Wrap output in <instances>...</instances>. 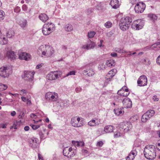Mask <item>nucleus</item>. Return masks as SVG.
I'll return each instance as SVG.
<instances>
[{"mask_svg": "<svg viewBox=\"0 0 160 160\" xmlns=\"http://www.w3.org/2000/svg\"><path fill=\"white\" fill-rule=\"evenodd\" d=\"M37 52L41 56L46 57L51 56L53 53V48L48 45H42L38 48Z\"/></svg>", "mask_w": 160, "mask_h": 160, "instance_id": "obj_1", "label": "nucleus"}, {"mask_svg": "<svg viewBox=\"0 0 160 160\" xmlns=\"http://www.w3.org/2000/svg\"><path fill=\"white\" fill-rule=\"evenodd\" d=\"M143 152L145 157L148 159H153L156 156L155 147L152 145L146 146L144 148Z\"/></svg>", "mask_w": 160, "mask_h": 160, "instance_id": "obj_2", "label": "nucleus"}, {"mask_svg": "<svg viewBox=\"0 0 160 160\" xmlns=\"http://www.w3.org/2000/svg\"><path fill=\"white\" fill-rule=\"evenodd\" d=\"M132 21V18L129 17L122 18L120 21L119 26L120 29L124 31L127 30Z\"/></svg>", "mask_w": 160, "mask_h": 160, "instance_id": "obj_3", "label": "nucleus"}, {"mask_svg": "<svg viewBox=\"0 0 160 160\" xmlns=\"http://www.w3.org/2000/svg\"><path fill=\"white\" fill-rule=\"evenodd\" d=\"M82 118V119L79 117H74L72 118L71 123L72 125L75 127H79L83 125L84 122Z\"/></svg>", "mask_w": 160, "mask_h": 160, "instance_id": "obj_4", "label": "nucleus"}, {"mask_svg": "<svg viewBox=\"0 0 160 160\" xmlns=\"http://www.w3.org/2000/svg\"><path fill=\"white\" fill-rule=\"evenodd\" d=\"M144 25L143 21L141 19H138L133 22L131 24V28L136 30H139L142 28Z\"/></svg>", "mask_w": 160, "mask_h": 160, "instance_id": "obj_5", "label": "nucleus"}, {"mask_svg": "<svg viewBox=\"0 0 160 160\" xmlns=\"http://www.w3.org/2000/svg\"><path fill=\"white\" fill-rule=\"evenodd\" d=\"M61 73L60 71L51 72L47 75V78L49 80H55L60 77Z\"/></svg>", "mask_w": 160, "mask_h": 160, "instance_id": "obj_6", "label": "nucleus"}, {"mask_svg": "<svg viewBox=\"0 0 160 160\" xmlns=\"http://www.w3.org/2000/svg\"><path fill=\"white\" fill-rule=\"evenodd\" d=\"M46 99L51 100L52 101H56L58 98V95L54 92H47L45 95Z\"/></svg>", "mask_w": 160, "mask_h": 160, "instance_id": "obj_7", "label": "nucleus"}, {"mask_svg": "<svg viewBox=\"0 0 160 160\" xmlns=\"http://www.w3.org/2000/svg\"><path fill=\"white\" fill-rule=\"evenodd\" d=\"M18 55L19 58L21 60L27 61L30 58L31 55L30 54L26 52H22L21 50L18 51Z\"/></svg>", "mask_w": 160, "mask_h": 160, "instance_id": "obj_8", "label": "nucleus"}, {"mask_svg": "<svg viewBox=\"0 0 160 160\" xmlns=\"http://www.w3.org/2000/svg\"><path fill=\"white\" fill-rule=\"evenodd\" d=\"M147 78L145 75L140 76L137 81V83L139 86H143L146 85L147 83Z\"/></svg>", "mask_w": 160, "mask_h": 160, "instance_id": "obj_9", "label": "nucleus"}, {"mask_svg": "<svg viewBox=\"0 0 160 160\" xmlns=\"http://www.w3.org/2000/svg\"><path fill=\"white\" fill-rule=\"evenodd\" d=\"M145 7L146 5L143 3L141 4L137 3L135 7L134 10L136 12L141 13L144 11Z\"/></svg>", "mask_w": 160, "mask_h": 160, "instance_id": "obj_10", "label": "nucleus"}, {"mask_svg": "<svg viewBox=\"0 0 160 160\" xmlns=\"http://www.w3.org/2000/svg\"><path fill=\"white\" fill-rule=\"evenodd\" d=\"M35 72H30L29 71H25L23 76V78L25 80L29 81H32L33 78V75Z\"/></svg>", "mask_w": 160, "mask_h": 160, "instance_id": "obj_11", "label": "nucleus"}, {"mask_svg": "<svg viewBox=\"0 0 160 160\" xmlns=\"http://www.w3.org/2000/svg\"><path fill=\"white\" fill-rule=\"evenodd\" d=\"M132 127V125L130 122H122L120 125V128L123 129V131L125 132L131 129Z\"/></svg>", "mask_w": 160, "mask_h": 160, "instance_id": "obj_12", "label": "nucleus"}, {"mask_svg": "<svg viewBox=\"0 0 160 160\" xmlns=\"http://www.w3.org/2000/svg\"><path fill=\"white\" fill-rule=\"evenodd\" d=\"M9 70L7 67H3L0 68V76L4 78L8 77L9 74Z\"/></svg>", "mask_w": 160, "mask_h": 160, "instance_id": "obj_13", "label": "nucleus"}, {"mask_svg": "<svg viewBox=\"0 0 160 160\" xmlns=\"http://www.w3.org/2000/svg\"><path fill=\"white\" fill-rule=\"evenodd\" d=\"M30 146L32 148H36L38 145V139L37 138H33L29 140Z\"/></svg>", "mask_w": 160, "mask_h": 160, "instance_id": "obj_14", "label": "nucleus"}, {"mask_svg": "<svg viewBox=\"0 0 160 160\" xmlns=\"http://www.w3.org/2000/svg\"><path fill=\"white\" fill-rule=\"evenodd\" d=\"M122 102L124 106L127 108H130L132 107V101L130 99L128 98H126L123 99Z\"/></svg>", "mask_w": 160, "mask_h": 160, "instance_id": "obj_15", "label": "nucleus"}, {"mask_svg": "<svg viewBox=\"0 0 160 160\" xmlns=\"http://www.w3.org/2000/svg\"><path fill=\"white\" fill-rule=\"evenodd\" d=\"M95 46V43L92 41H90L86 45H84L82 46V48L87 50L93 48Z\"/></svg>", "mask_w": 160, "mask_h": 160, "instance_id": "obj_16", "label": "nucleus"}, {"mask_svg": "<svg viewBox=\"0 0 160 160\" xmlns=\"http://www.w3.org/2000/svg\"><path fill=\"white\" fill-rule=\"evenodd\" d=\"M110 4L114 9H117L119 6V2L118 0H112L110 2Z\"/></svg>", "mask_w": 160, "mask_h": 160, "instance_id": "obj_17", "label": "nucleus"}, {"mask_svg": "<svg viewBox=\"0 0 160 160\" xmlns=\"http://www.w3.org/2000/svg\"><path fill=\"white\" fill-rule=\"evenodd\" d=\"M47 26H43L42 28V32L43 34L45 35H47L53 32L51 30H50Z\"/></svg>", "mask_w": 160, "mask_h": 160, "instance_id": "obj_18", "label": "nucleus"}, {"mask_svg": "<svg viewBox=\"0 0 160 160\" xmlns=\"http://www.w3.org/2000/svg\"><path fill=\"white\" fill-rule=\"evenodd\" d=\"M117 71V70L116 69H113L111 70L106 75V78H108L109 79H112V78L115 75Z\"/></svg>", "mask_w": 160, "mask_h": 160, "instance_id": "obj_19", "label": "nucleus"}, {"mask_svg": "<svg viewBox=\"0 0 160 160\" xmlns=\"http://www.w3.org/2000/svg\"><path fill=\"white\" fill-rule=\"evenodd\" d=\"M38 18L43 22H45L49 18L48 16L45 13L40 14Z\"/></svg>", "mask_w": 160, "mask_h": 160, "instance_id": "obj_20", "label": "nucleus"}, {"mask_svg": "<svg viewBox=\"0 0 160 160\" xmlns=\"http://www.w3.org/2000/svg\"><path fill=\"white\" fill-rule=\"evenodd\" d=\"M114 127L112 125H108L104 128V131L106 133L111 132H113Z\"/></svg>", "mask_w": 160, "mask_h": 160, "instance_id": "obj_21", "label": "nucleus"}, {"mask_svg": "<svg viewBox=\"0 0 160 160\" xmlns=\"http://www.w3.org/2000/svg\"><path fill=\"white\" fill-rule=\"evenodd\" d=\"M20 26L23 29H25L27 25V21L26 20L23 19L20 20L18 23Z\"/></svg>", "mask_w": 160, "mask_h": 160, "instance_id": "obj_22", "label": "nucleus"}, {"mask_svg": "<svg viewBox=\"0 0 160 160\" xmlns=\"http://www.w3.org/2000/svg\"><path fill=\"white\" fill-rule=\"evenodd\" d=\"M63 153L65 156H67L68 158L74 156L75 154L73 153L71 155V154L68 152V150L67 148H65L63 151Z\"/></svg>", "mask_w": 160, "mask_h": 160, "instance_id": "obj_23", "label": "nucleus"}, {"mask_svg": "<svg viewBox=\"0 0 160 160\" xmlns=\"http://www.w3.org/2000/svg\"><path fill=\"white\" fill-rule=\"evenodd\" d=\"M44 25L48 27V28L52 32L55 29V25L51 22H49L45 24Z\"/></svg>", "mask_w": 160, "mask_h": 160, "instance_id": "obj_24", "label": "nucleus"}, {"mask_svg": "<svg viewBox=\"0 0 160 160\" xmlns=\"http://www.w3.org/2000/svg\"><path fill=\"white\" fill-rule=\"evenodd\" d=\"M7 56L11 59H13L16 58V55L14 52L12 51H8L7 53Z\"/></svg>", "mask_w": 160, "mask_h": 160, "instance_id": "obj_25", "label": "nucleus"}, {"mask_svg": "<svg viewBox=\"0 0 160 160\" xmlns=\"http://www.w3.org/2000/svg\"><path fill=\"white\" fill-rule=\"evenodd\" d=\"M106 64L109 67L114 66L115 65V60L110 59L107 61Z\"/></svg>", "mask_w": 160, "mask_h": 160, "instance_id": "obj_26", "label": "nucleus"}, {"mask_svg": "<svg viewBox=\"0 0 160 160\" xmlns=\"http://www.w3.org/2000/svg\"><path fill=\"white\" fill-rule=\"evenodd\" d=\"M148 17L149 18L150 20L152 22H155L157 19V16L154 14H149L148 15Z\"/></svg>", "mask_w": 160, "mask_h": 160, "instance_id": "obj_27", "label": "nucleus"}, {"mask_svg": "<svg viewBox=\"0 0 160 160\" xmlns=\"http://www.w3.org/2000/svg\"><path fill=\"white\" fill-rule=\"evenodd\" d=\"M114 112L115 114L118 116H121L124 112V111L121 108L114 109Z\"/></svg>", "mask_w": 160, "mask_h": 160, "instance_id": "obj_28", "label": "nucleus"}, {"mask_svg": "<svg viewBox=\"0 0 160 160\" xmlns=\"http://www.w3.org/2000/svg\"><path fill=\"white\" fill-rule=\"evenodd\" d=\"M99 122H96L95 119H92L88 123V125L90 126H94L98 125Z\"/></svg>", "mask_w": 160, "mask_h": 160, "instance_id": "obj_29", "label": "nucleus"}, {"mask_svg": "<svg viewBox=\"0 0 160 160\" xmlns=\"http://www.w3.org/2000/svg\"><path fill=\"white\" fill-rule=\"evenodd\" d=\"M150 118L149 116L147 115L146 113H145L142 116L141 120L143 122H146Z\"/></svg>", "mask_w": 160, "mask_h": 160, "instance_id": "obj_30", "label": "nucleus"}, {"mask_svg": "<svg viewBox=\"0 0 160 160\" xmlns=\"http://www.w3.org/2000/svg\"><path fill=\"white\" fill-rule=\"evenodd\" d=\"M65 29L67 31L71 32L73 30V27L71 24H68L65 26Z\"/></svg>", "mask_w": 160, "mask_h": 160, "instance_id": "obj_31", "label": "nucleus"}, {"mask_svg": "<svg viewBox=\"0 0 160 160\" xmlns=\"http://www.w3.org/2000/svg\"><path fill=\"white\" fill-rule=\"evenodd\" d=\"M14 31L12 29H10L6 33V35L8 37L11 38L14 35Z\"/></svg>", "mask_w": 160, "mask_h": 160, "instance_id": "obj_32", "label": "nucleus"}, {"mask_svg": "<svg viewBox=\"0 0 160 160\" xmlns=\"http://www.w3.org/2000/svg\"><path fill=\"white\" fill-rule=\"evenodd\" d=\"M145 113L147 115L149 116V117H151L153 116L154 115L155 113V112L154 110H148V111H147Z\"/></svg>", "mask_w": 160, "mask_h": 160, "instance_id": "obj_33", "label": "nucleus"}, {"mask_svg": "<svg viewBox=\"0 0 160 160\" xmlns=\"http://www.w3.org/2000/svg\"><path fill=\"white\" fill-rule=\"evenodd\" d=\"M96 32L94 31H91L88 33V37L89 38H92L96 34Z\"/></svg>", "mask_w": 160, "mask_h": 160, "instance_id": "obj_34", "label": "nucleus"}, {"mask_svg": "<svg viewBox=\"0 0 160 160\" xmlns=\"http://www.w3.org/2000/svg\"><path fill=\"white\" fill-rule=\"evenodd\" d=\"M5 15V12L2 10H0V21L3 19Z\"/></svg>", "mask_w": 160, "mask_h": 160, "instance_id": "obj_35", "label": "nucleus"}, {"mask_svg": "<svg viewBox=\"0 0 160 160\" xmlns=\"http://www.w3.org/2000/svg\"><path fill=\"white\" fill-rule=\"evenodd\" d=\"M7 86L2 83H0V90L3 91L7 89Z\"/></svg>", "mask_w": 160, "mask_h": 160, "instance_id": "obj_36", "label": "nucleus"}, {"mask_svg": "<svg viewBox=\"0 0 160 160\" xmlns=\"http://www.w3.org/2000/svg\"><path fill=\"white\" fill-rule=\"evenodd\" d=\"M74 144L78 147L83 146L84 145V143L83 142H76Z\"/></svg>", "mask_w": 160, "mask_h": 160, "instance_id": "obj_37", "label": "nucleus"}, {"mask_svg": "<svg viewBox=\"0 0 160 160\" xmlns=\"http://www.w3.org/2000/svg\"><path fill=\"white\" fill-rule=\"evenodd\" d=\"M142 63L147 65H149L150 64V62L148 59L145 58L142 61Z\"/></svg>", "mask_w": 160, "mask_h": 160, "instance_id": "obj_38", "label": "nucleus"}, {"mask_svg": "<svg viewBox=\"0 0 160 160\" xmlns=\"http://www.w3.org/2000/svg\"><path fill=\"white\" fill-rule=\"evenodd\" d=\"M105 78L106 80L104 84V86H107L112 79H109L108 78H106V77H105Z\"/></svg>", "mask_w": 160, "mask_h": 160, "instance_id": "obj_39", "label": "nucleus"}, {"mask_svg": "<svg viewBox=\"0 0 160 160\" xmlns=\"http://www.w3.org/2000/svg\"><path fill=\"white\" fill-rule=\"evenodd\" d=\"M122 134L119 132H116L114 134V137L115 138H117L122 136Z\"/></svg>", "mask_w": 160, "mask_h": 160, "instance_id": "obj_40", "label": "nucleus"}, {"mask_svg": "<svg viewBox=\"0 0 160 160\" xmlns=\"http://www.w3.org/2000/svg\"><path fill=\"white\" fill-rule=\"evenodd\" d=\"M105 26L107 28L111 27L112 25V23L110 22H108L105 23Z\"/></svg>", "mask_w": 160, "mask_h": 160, "instance_id": "obj_41", "label": "nucleus"}, {"mask_svg": "<svg viewBox=\"0 0 160 160\" xmlns=\"http://www.w3.org/2000/svg\"><path fill=\"white\" fill-rule=\"evenodd\" d=\"M30 126L32 127V128L34 130H36L38 128H39L40 125H30Z\"/></svg>", "mask_w": 160, "mask_h": 160, "instance_id": "obj_42", "label": "nucleus"}, {"mask_svg": "<svg viewBox=\"0 0 160 160\" xmlns=\"http://www.w3.org/2000/svg\"><path fill=\"white\" fill-rule=\"evenodd\" d=\"M130 92H126L123 91V93H119L120 95L123 96V97H127L128 96Z\"/></svg>", "mask_w": 160, "mask_h": 160, "instance_id": "obj_43", "label": "nucleus"}, {"mask_svg": "<svg viewBox=\"0 0 160 160\" xmlns=\"http://www.w3.org/2000/svg\"><path fill=\"white\" fill-rule=\"evenodd\" d=\"M134 158L133 157V155H131L130 154L126 158V160H133Z\"/></svg>", "mask_w": 160, "mask_h": 160, "instance_id": "obj_44", "label": "nucleus"}, {"mask_svg": "<svg viewBox=\"0 0 160 160\" xmlns=\"http://www.w3.org/2000/svg\"><path fill=\"white\" fill-rule=\"evenodd\" d=\"M13 125L14 128L15 129H17V128L16 127L18 125H19V124L18 123V122L17 121H14L13 122Z\"/></svg>", "mask_w": 160, "mask_h": 160, "instance_id": "obj_45", "label": "nucleus"}, {"mask_svg": "<svg viewBox=\"0 0 160 160\" xmlns=\"http://www.w3.org/2000/svg\"><path fill=\"white\" fill-rule=\"evenodd\" d=\"M87 74L89 76H92L94 74V73L92 71V70L91 69H89L88 73H87Z\"/></svg>", "mask_w": 160, "mask_h": 160, "instance_id": "obj_46", "label": "nucleus"}, {"mask_svg": "<svg viewBox=\"0 0 160 160\" xmlns=\"http://www.w3.org/2000/svg\"><path fill=\"white\" fill-rule=\"evenodd\" d=\"M116 51L121 53H126L127 52H125V51H123V50L120 48H118L116 50Z\"/></svg>", "mask_w": 160, "mask_h": 160, "instance_id": "obj_47", "label": "nucleus"}, {"mask_svg": "<svg viewBox=\"0 0 160 160\" xmlns=\"http://www.w3.org/2000/svg\"><path fill=\"white\" fill-rule=\"evenodd\" d=\"M21 10L20 8L19 7H17L14 9L15 12L18 13L20 12Z\"/></svg>", "mask_w": 160, "mask_h": 160, "instance_id": "obj_48", "label": "nucleus"}, {"mask_svg": "<svg viewBox=\"0 0 160 160\" xmlns=\"http://www.w3.org/2000/svg\"><path fill=\"white\" fill-rule=\"evenodd\" d=\"M122 90H123L124 91L126 92H128V89L127 88V87L125 86H124L122 87Z\"/></svg>", "mask_w": 160, "mask_h": 160, "instance_id": "obj_49", "label": "nucleus"}, {"mask_svg": "<svg viewBox=\"0 0 160 160\" xmlns=\"http://www.w3.org/2000/svg\"><path fill=\"white\" fill-rule=\"evenodd\" d=\"M22 9L23 11H27V10L28 8L26 5H23L22 7Z\"/></svg>", "mask_w": 160, "mask_h": 160, "instance_id": "obj_50", "label": "nucleus"}, {"mask_svg": "<svg viewBox=\"0 0 160 160\" xmlns=\"http://www.w3.org/2000/svg\"><path fill=\"white\" fill-rule=\"evenodd\" d=\"M39 135L40 136V138L41 139H44V135L42 132H40L39 133Z\"/></svg>", "mask_w": 160, "mask_h": 160, "instance_id": "obj_51", "label": "nucleus"}, {"mask_svg": "<svg viewBox=\"0 0 160 160\" xmlns=\"http://www.w3.org/2000/svg\"><path fill=\"white\" fill-rule=\"evenodd\" d=\"M152 99L154 101H157L158 100V98L157 96L155 95L153 96Z\"/></svg>", "mask_w": 160, "mask_h": 160, "instance_id": "obj_52", "label": "nucleus"}, {"mask_svg": "<svg viewBox=\"0 0 160 160\" xmlns=\"http://www.w3.org/2000/svg\"><path fill=\"white\" fill-rule=\"evenodd\" d=\"M82 88L80 87H78L75 89V91L77 92H79L82 91Z\"/></svg>", "mask_w": 160, "mask_h": 160, "instance_id": "obj_53", "label": "nucleus"}, {"mask_svg": "<svg viewBox=\"0 0 160 160\" xmlns=\"http://www.w3.org/2000/svg\"><path fill=\"white\" fill-rule=\"evenodd\" d=\"M103 144V143L102 141H99L97 142V145L99 147H102Z\"/></svg>", "mask_w": 160, "mask_h": 160, "instance_id": "obj_54", "label": "nucleus"}, {"mask_svg": "<svg viewBox=\"0 0 160 160\" xmlns=\"http://www.w3.org/2000/svg\"><path fill=\"white\" fill-rule=\"evenodd\" d=\"M129 154L131 155H133L134 158L135 157V156L136 155V153H135V151H132Z\"/></svg>", "mask_w": 160, "mask_h": 160, "instance_id": "obj_55", "label": "nucleus"}, {"mask_svg": "<svg viewBox=\"0 0 160 160\" xmlns=\"http://www.w3.org/2000/svg\"><path fill=\"white\" fill-rule=\"evenodd\" d=\"M75 74V72L73 71H72L69 72L67 75V76H68L69 75H74Z\"/></svg>", "mask_w": 160, "mask_h": 160, "instance_id": "obj_56", "label": "nucleus"}, {"mask_svg": "<svg viewBox=\"0 0 160 160\" xmlns=\"http://www.w3.org/2000/svg\"><path fill=\"white\" fill-rule=\"evenodd\" d=\"M38 157L39 160H43L42 157L40 153H38Z\"/></svg>", "mask_w": 160, "mask_h": 160, "instance_id": "obj_57", "label": "nucleus"}, {"mask_svg": "<svg viewBox=\"0 0 160 160\" xmlns=\"http://www.w3.org/2000/svg\"><path fill=\"white\" fill-rule=\"evenodd\" d=\"M156 62L158 64L160 65V55L157 58Z\"/></svg>", "mask_w": 160, "mask_h": 160, "instance_id": "obj_58", "label": "nucleus"}, {"mask_svg": "<svg viewBox=\"0 0 160 160\" xmlns=\"http://www.w3.org/2000/svg\"><path fill=\"white\" fill-rule=\"evenodd\" d=\"M21 92L22 94H24L26 93L27 91L25 89H22L21 90Z\"/></svg>", "mask_w": 160, "mask_h": 160, "instance_id": "obj_59", "label": "nucleus"}, {"mask_svg": "<svg viewBox=\"0 0 160 160\" xmlns=\"http://www.w3.org/2000/svg\"><path fill=\"white\" fill-rule=\"evenodd\" d=\"M43 65V64L41 63L39 64H38L37 65L36 67V68L37 69H39L42 67V66Z\"/></svg>", "mask_w": 160, "mask_h": 160, "instance_id": "obj_60", "label": "nucleus"}, {"mask_svg": "<svg viewBox=\"0 0 160 160\" xmlns=\"http://www.w3.org/2000/svg\"><path fill=\"white\" fill-rule=\"evenodd\" d=\"M89 69H87L86 70H84L83 72V73L84 74H87L88 73Z\"/></svg>", "mask_w": 160, "mask_h": 160, "instance_id": "obj_61", "label": "nucleus"}, {"mask_svg": "<svg viewBox=\"0 0 160 160\" xmlns=\"http://www.w3.org/2000/svg\"><path fill=\"white\" fill-rule=\"evenodd\" d=\"M3 39L2 42H3V44H6L7 42V40L6 39H5V38L4 37H3Z\"/></svg>", "mask_w": 160, "mask_h": 160, "instance_id": "obj_62", "label": "nucleus"}, {"mask_svg": "<svg viewBox=\"0 0 160 160\" xmlns=\"http://www.w3.org/2000/svg\"><path fill=\"white\" fill-rule=\"evenodd\" d=\"M111 55L112 57H117V54L116 52H112L111 54Z\"/></svg>", "mask_w": 160, "mask_h": 160, "instance_id": "obj_63", "label": "nucleus"}, {"mask_svg": "<svg viewBox=\"0 0 160 160\" xmlns=\"http://www.w3.org/2000/svg\"><path fill=\"white\" fill-rule=\"evenodd\" d=\"M21 98L22 100L24 102H25L27 100L26 97H25L22 96Z\"/></svg>", "mask_w": 160, "mask_h": 160, "instance_id": "obj_64", "label": "nucleus"}]
</instances>
